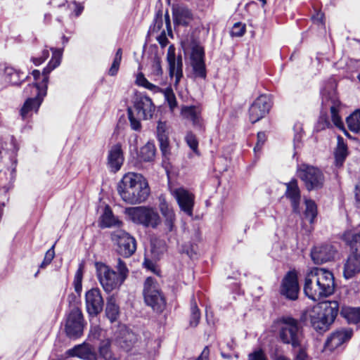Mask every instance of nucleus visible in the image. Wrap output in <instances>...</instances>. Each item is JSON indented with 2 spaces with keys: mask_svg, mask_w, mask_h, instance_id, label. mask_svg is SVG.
Returning a JSON list of instances; mask_svg holds the SVG:
<instances>
[{
  "mask_svg": "<svg viewBox=\"0 0 360 360\" xmlns=\"http://www.w3.org/2000/svg\"><path fill=\"white\" fill-rule=\"evenodd\" d=\"M51 51L53 52L52 58L47 66L44 68V73L45 76L44 77L41 84H30L25 89V91H30V94L33 96V97L28 98L20 110V115L23 120L30 117L34 112H37L38 111L47 93L49 82L48 75L60 63L63 49H51Z\"/></svg>",
  "mask_w": 360,
  "mask_h": 360,
  "instance_id": "f257e3e1",
  "label": "nucleus"
},
{
  "mask_svg": "<svg viewBox=\"0 0 360 360\" xmlns=\"http://www.w3.org/2000/svg\"><path fill=\"white\" fill-rule=\"evenodd\" d=\"M335 288L333 274L324 268H312L305 276L304 292L314 301L331 295Z\"/></svg>",
  "mask_w": 360,
  "mask_h": 360,
  "instance_id": "f03ea898",
  "label": "nucleus"
},
{
  "mask_svg": "<svg viewBox=\"0 0 360 360\" xmlns=\"http://www.w3.org/2000/svg\"><path fill=\"white\" fill-rule=\"evenodd\" d=\"M121 198L131 205L144 202L150 194V188L143 175L135 172L125 174L117 185Z\"/></svg>",
  "mask_w": 360,
  "mask_h": 360,
  "instance_id": "7ed1b4c3",
  "label": "nucleus"
},
{
  "mask_svg": "<svg viewBox=\"0 0 360 360\" xmlns=\"http://www.w3.org/2000/svg\"><path fill=\"white\" fill-rule=\"evenodd\" d=\"M97 278L106 292L119 288L128 276L129 269L126 264L118 259L115 266L117 272L103 262H96Z\"/></svg>",
  "mask_w": 360,
  "mask_h": 360,
  "instance_id": "20e7f679",
  "label": "nucleus"
},
{
  "mask_svg": "<svg viewBox=\"0 0 360 360\" xmlns=\"http://www.w3.org/2000/svg\"><path fill=\"white\" fill-rule=\"evenodd\" d=\"M339 311L337 301H328L314 306L307 312L311 326L319 333L329 329L334 322Z\"/></svg>",
  "mask_w": 360,
  "mask_h": 360,
  "instance_id": "39448f33",
  "label": "nucleus"
},
{
  "mask_svg": "<svg viewBox=\"0 0 360 360\" xmlns=\"http://www.w3.org/2000/svg\"><path fill=\"white\" fill-rule=\"evenodd\" d=\"M124 213L131 221L145 227L155 229L161 221L158 212L148 207H127L125 209Z\"/></svg>",
  "mask_w": 360,
  "mask_h": 360,
  "instance_id": "423d86ee",
  "label": "nucleus"
},
{
  "mask_svg": "<svg viewBox=\"0 0 360 360\" xmlns=\"http://www.w3.org/2000/svg\"><path fill=\"white\" fill-rule=\"evenodd\" d=\"M322 110H330L333 124L340 129H344V123L339 115L340 102L336 94L334 84L331 83L321 90Z\"/></svg>",
  "mask_w": 360,
  "mask_h": 360,
  "instance_id": "0eeeda50",
  "label": "nucleus"
},
{
  "mask_svg": "<svg viewBox=\"0 0 360 360\" xmlns=\"http://www.w3.org/2000/svg\"><path fill=\"white\" fill-rule=\"evenodd\" d=\"M143 296L146 304L151 307L154 311H162L165 307L166 300L159 284L151 277L147 278L145 281Z\"/></svg>",
  "mask_w": 360,
  "mask_h": 360,
  "instance_id": "6e6552de",
  "label": "nucleus"
},
{
  "mask_svg": "<svg viewBox=\"0 0 360 360\" xmlns=\"http://www.w3.org/2000/svg\"><path fill=\"white\" fill-rule=\"evenodd\" d=\"M297 174L308 191L318 190L323 186L324 175L318 167L302 164L297 169Z\"/></svg>",
  "mask_w": 360,
  "mask_h": 360,
  "instance_id": "1a4fd4ad",
  "label": "nucleus"
},
{
  "mask_svg": "<svg viewBox=\"0 0 360 360\" xmlns=\"http://www.w3.org/2000/svg\"><path fill=\"white\" fill-rule=\"evenodd\" d=\"M279 337L285 344H290L293 347L300 345L301 333L296 319L284 317L281 321Z\"/></svg>",
  "mask_w": 360,
  "mask_h": 360,
  "instance_id": "9d476101",
  "label": "nucleus"
},
{
  "mask_svg": "<svg viewBox=\"0 0 360 360\" xmlns=\"http://www.w3.org/2000/svg\"><path fill=\"white\" fill-rule=\"evenodd\" d=\"M111 239L117 245V252L123 257H130L136 250L135 238L124 230L118 229L112 232Z\"/></svg>",
  "mask_w": 360,
  "mask_h": 360,
  "instance_id": "9b49d317",
  "label": "nucleus"
},
{
  "mask_svg": "<svg viewBox=\"0 0 360 360\" xmlns=\"http://www.w3.org/2000/svg\"><path fill=\"white\" fill-rule=\"evenodd\" d=\"M65 333L70 338H77L83 332V316L81 310L74 307L68 316Z\"/></svg>",
  "mask_w": 360,
  "mask_h": 360,
  "instance_id": "f8f14e48",
  "label": "nucleus"
},
{
  "mask_svg": "<svg viewBox=\"0 0 360 360\" xmlns=\"http://www.w3.org/2000/svg\"><path fill=\"white\" fill-rule=\"evenodd\" d=\"M171 193L176 199L180 210L191 217L195 204V195L183 187L171 189Z\"/></svg>",
  "mask_w": 360,
  "mask_h": 360,
  "instance_id": "ddd939ff",
  "label": "nucleus"
},
{
  "mask_svg": "<svg viewBox=\"0 0 360 360\" xmlns=\"http://www.w3.org/2000/svg\"><path fill=\"white\" fill-rule=\"evenodd\" d=\"M204 56L203 48L199 44H193L190 54V62L195 76L201 79L206 77Z\"/></svg>",
  "mask_w": 360,
  "mask_h": 360,
  "instance_id": "4468645a",
  "label": "nucleus"
},
{
  "mask_svg": "<svg viewBox=\"0 0 360 360\" xmlns=\"http://www.w3.org/2000/svg\"><path fill=\"white\" fill-rule=\"evenodd\" d=\"M167 60L169 65V76L174 78V85L176 86L183 77V61L181 56L176 58L175 49L170 46L167 49Z\"/></svg>",
  "mask_w": 360,
  "mask_h": 360,
  "instance_id": "2eb2a0df",
  "label": "nucleus"
},
{
  "mask_svg": "<svg viewBox=\"0 0 360 360\" xmlns=\"http://www.w3.org/2000/svg\"><path fill=\"white\" fill-rule=\"evenodd\" d=\"M155 109V107L148 96L139 95L136 97L133 110L139 119H150Z\"/></svg>",
  "mask_w": 360,
  "mask_h": 360,
  "instance_id": "dca6fc26",
  "label": "nucleus"
},
{
  "mask_svg": "<svg viewBox=\"0 0 360 360\" xmlns=\"http://www.w3.org/2000/svg\"><path fill=\"white\" fill-rule=\"evenodd\" d=\"M271 108L270 98L266 95H261L251 105L249 109L250 120L255 123L265 116Z\"/></svg>",
  "mask_w": 360,
  "mask_h": 360,
  "instance_id": "f3484780",
  "label": "nucleus"
},
{
  "mask_svg": "<svg viewBox=\"0 0 360 360\" xmlns=\"http://www.w3.org/2000/svg\"><path fill=\"white\" fill-rule=\"evenodd\" d=\"M299 284L297 277L295 272L290 271L283 278L280 292L287 299L295 300L298 297Z\"/></svg>",
  "mask_w": 360,
  "mask_h": 360,
  "instance_id": "a211bd4d",
  "label": "nucleus"
},
{
  "mask_svg": "<svg viewBox=\"0 0 360 360\" xmlns=\"http://www.w3.org/2000/svg\"><path fill=\"white\" fill-rule=\"evenodd\" d=\"M115 343L126 351H129L138 341L137 335L125 326L119 327L115 333Z\"/></svg>",
  "mask_w": 360,
  "mask_h": 360,
  "instance_id": "6ab92c4d",
  "label": "nucleus"
},
{
  "mask_svg": "<svg viewBox=\"0 0 360 360\" xmlns=\"http://www.w3.org/2000/svg\"><path fill=\"white\" fill-rule=\"evenodd\" d=\"M86 307L91 316H96L103 309V300L98 288H92L85 295Z\"/></svg>",
  "mask_w": 360,
  "mask_h": 360,
  "instance_id": "aec40b11",
  "label": "nucleus"
},
{
  "mask_svg": "<svg viewBox=\"0 0 360 360\" xmlns=\"http://www.w3.org/2000/svg\"><path fill=\"white\" fill-rule=\"evenodd\" d=\"M337 250L333 245H323L314 248L311 257L315 264H321L334 259Z\"/></svg>",
  "mask_w": 360,
  "mask_h": 360,
  "instance_id": "412c9836",
  "label": "nucleus"
},
{
  "mask_svg": "<svg viewBox=\"0 0 360 360\" xmlns=\"http://www.w3.org/2000/svg\"><path fill=\"white\" fill-rule=\"evenodd\" d=\"M124 158L120 143H116L111 146L108 150L107 158V166L112 172L119 171L124 162Z\"/></svg>",
  "mask_w": 360,
  "mask_h": 360,
  "instance_id": "4be33fe9",
  "label": "nucleus"
},
{
  "mask_svg": "<svg viewBox=\"0 0 360 360\" xmlns=\"http://www.w3.org/2000/svg\"><path fill=\"white\" fill-rule=\"evenodd\" d=\"M360 273V252L351 250V253L346 260L343 268V276L350 279Z\"/></svg>",
  "mask_w": 360,
  "mask_h": 360,
  "instance_id": "5701e85b",
  "label": "nucleus"
},
{
  "mask_svg": "<svg viewBox=\"0 0 360 360\" xmlns=\"http://www.w3.org/2000/svg\"><path fill=\"white\" fill-rule=\"evenodd\" d=\"M202 110L199 106H183L181 108L182 116L191 120L194 127L200 131L205 130L204 120L201 117Z\"/></svg>",
  "mask_w": 360,
  "mask_h": 360,
  "instance_id": "b1692460",
  "label": "nucleus"
},
{
  "mask_svg": "<svg viewBox=\"0 0 360 360\" xmlns=\"http://www.w3.org/2000/svg\"><path fill=\"white\" fill-rule=\"evenodd\" d=\"M159 209L165 218L164 225L167 232H173L175 231V214L172 208L166 202L163 196L159 197Z\"/></svg>",
  "mask_w": 360,
  "mask_h": 360,
  "instance_id": "393cba45",
  "label": "nucleus"
},
{
  "mask_svg": "<svg viewBox=\"0 0 360 360\" xmlns=\"http://www.w3.org/2000/svg\"><path fill=\"white\" fill-rule=\"evenodd\" d=\"M352 329L338 330L333 333L326 340V347L330 350L335 349L346 341H348L352 336Z\"/></svg>",
  "mask_w": 360,
  "mask_h": 360,
  "instance_id": "a878e982",
  "label": "nucleus"
},
{
  "mask_svg": "<svg viewBox=\"0 0 360 360\" xmlns=\"http://www.w3.org/2000/svg\"><path fill=\"white\" fill-rule=\"evenodd\" d=\"M26 78L24 72L11 66L5 67L2 79L7 85L19 86Z\"/></svg>",
  "mask_w": 360,
  "mask_h": 360,
  "instance_id": "bb28decb",
  "label": "nucleus"
},
{
  "mask_svg": "<svg viewBox=\"0 0 360 360\" xmlns=\"http://www.w3.org/2000/svg\"><path fill=\"white\" fill-rule=\"evenodd\" d=\"M71 356H77L85 360H98L94 348L89 344L78 345L67 352Z\"/></svg>",
  "mask_w": 360,
  "mask_h": 360,
  "instance_id": "cd10ccee",
  "label": "nucleus"
},
{
  "mask_svg": "<svg viewBox=\"0 0 360 360\" xmlns=\"http://www.w3.org/2000/svg\"><path fill=\"white\" fill-rule=\"evenodd\" d=\"M285 184L286 186L285 195L290 200L293 211L299 212L300 191L297 185V181L293 179Z\"/></svg>",
  "mask_w": 360,
  "mask_h": 360,
  "instance_id": "c85d7f7f",
  "label": "nucleus"
},
{
  "mask_svg": "<svg viewBox=\"0 0 360 360\" xmlns=\"http://www.w3.org/2000/svg\"><path fill=\"white\" fill-rule=\"evenodd\" d=\"M342 240L350 248L360 252V229L352 228L344 231L342 235Z\"/></svg>",
  "mask_w": 360,
  "mask_h": 360,
  "instance_id": "c756f323",
  "label": "nucleus"
},
{
  "mask_svg": "<svg viewBox=\"0 0 360 360\" xmlns=\"http://www.w3.org/2000/svg\"><path fill=\"white\" fill-rule=\"evenodd\" d=\"M122 221L117 218L112 213L109 206L104 209L103 214L101 217L100 226L101 228L120 227Z\"/></svg>",
  "mask_w": 360,
  "mask_h": 360,
  "instance_id": "7c9ffc66",
  "label": "nucleus"
},
{
  "mask_svg": "<svg viewBox=\"0 0 360 360\" xmlns=\"http://www.w3.org/2000/svg\"><path fill=\"white\" fill-rule=\"evenodd\" d=\"M348 155L347 146L342 137H338V145L334 152L335 165L341 167Z\"/></svg>",
  "mask_w": 360,
  "mask_h": 360,
  "instance_id": "2f4dec72",
  "label": "nucleus"
},
{
  "mask_svg": "<svg viewBox=\"0 0 360 360\" xmlns=\"http://www.w3.org/2000/svg\"><path fill=\"white\" fill-rule=\"evenodd\" d=\"M173 14L174 22L178 25H188L193 18L191 11L182 6L174 9Z\"/></svg>",
  "mask_w": 360,
  "mask_h": 360,
  "instance_id": "473e14b6",
  "label": "nucleus"
},
{
  "mask_svg": "<svg viewBox=\"0 0 360 360\" xmlns=\"http://www.w3.org/2000/svg\"><path fill=\"white\" fill-rule=\"evenodd\" d=\"M341 315L349 323H358L360 321V307H344L341 310Z\"/></svg>",
  "mask_w": 360,
  "mask_h": 360,
  "instance_id": "72a5a7b5",
  "label": "nucleus"
},
{
  "mask_svg": "<svg viewBox=\"0 0 360 360\" xmlns=\"http://www.w3.org/2000/svg\"><path fill=\"white\" fill-rule=\"evenodd\" d=\"M155 155V146L152 143H148L141 148L139 158L141 161L152 162Z\"/></svg>",
  "mask_w": 360,
  "mask_h": 360,
  "instance_id": "f704fd0d",
  "label": "nucleus"
},
{
  "mask_svg": "<svg viewBox=\"0 0 360 360\" xmlns=\"http://www.w3.org/2000/svg\"><path fill=\"white\" fill-rule=\"evenodd\" d=\"M119 312V306L117 304L115 299L110 297L107 302L105 314L110 322H113L117 319Z\"/></svg>",
  "mask_w": 360,
  "mask_h": 360,
  "instance_id": "c9c22d12",
  "label": "nucleus"
},
{
  "mask_svg": "<svg viewBox=\"0 0 360 360\" xmlns=\"http://www.w3.org/2000/svg\"><path fill=\"white\" fill-rule=\"evenodd\" d=\"M348 128L355 133H360V110H356L346 120Z\"/></svg>",
  "mask_w": 360,
  "mask_h": 360,
  "instance_id": "e433bc0d",
  "label": "nucleus"
},
{
  "mask_svg": "<svg viewBox=\"0 0 360 360\" xmlns=\"http://www.w3.org/2000/svg\"><path fill=\"white\" fill-rule=\"evenodd\" d=\"M304 217L310 224H312L317 215V207L314 201L311 200H305Z\"/></svg>",
  "mask_w": 360,
  "mask_h": 360,
  "instance_id": "4c0bfd02",
  "label": "nucleus"
},
{
  "mask_svg": "<svg viewBox=\"0 0 360 360\" xmlns=\"http://www.w3.org/2000/svg\"><path fill=\"white\" fill-rule=\"evenodd\" d=\"M98 360H115L110 349V342L108 340L103 341L99 347V356L97 355Z\"/></svg>",
  "mask_w": 360,
  "mask_h": 360,
  "instance_id": "58836bf2",
  "label": "nucleus"
},
{
  "mask_svg": "<svg viewBox=\"0 0 360 360\" xmlns=\"http://www.w3.org/2000/svg\"><path fill=\"white\" fill-rule=\"evenodd\" d=\"M150 74L153 77L154 80L158 79L162 74L160 58L157 55L151 58Z\"/></svg>",
  "mask_w": 360,
  "mask_h": 360,
  "instance_id": "ea45409f",
  "label": "nucleus"
},
{
  "mask_svg": "<svg viewBox=\"0 0 360 360\" xmlns=\"http://www.w3.org/2000/svg\"><path fill=\"white\" fill-rule=\"evenodd\" d=\"M122 49H118L114 57L112 65L108 70L109 75L115 76L117 75L122 60Z\"/></svg>",
  "mask_w": 360,
  "mask_h": 360,
  "instance_id": "a19ab883",
  "label": "nucleus"
},
{
  "mask_svg": "<svg viewBox=\"0 0 360 360\" xmlns=\"http://www.w3.org/2000/svg\"><path fill=\"white\" fill-rule=\"evenodd\" d=\"M200 319V312L195 301L191 302L190 326L196 327Z\"/></svg>",
  "mask_w": 360,
  "mask_h": 360,
  "instance_id": "79ce46f5",
  "label": "nucleus"
},
{
  "mask_svg": "<svg viewBox=\"0 0 360 360\" xmlns=\"http://www.w3.org/2000/svg\"><path fill=\"white\" fill-rule=\"evenodd\" d=\"M135 83L138 86H143L152 91L158 88L155 85L149 82L142 72H139L136 75Z\"/></svg>",
  "mask_w": 360,
  "mask_h": 360,
  "instance_id": "37998d69",
  "label": "nucleus"
},
{
  "mask_svg": "<svg viewBox=\"0 0 360 360\" xmlns=\"http://www.w3.org/2000/svg\"><path fill=\"white\" fill-rule=\"evenodd\" d=\"M82 278H83V266H79V269L75 273L74 278V287L75 290L77 293H80L82 289Z\"/></svg>",
  "mask_w": 360,
  "mask_h": 360,
  "instance_id": "c03bdc74",
  "label": "nucleus"
},
{
  "mask_svg": "<svg viewBox=\"0 0 360 360\" xmlns=\"http://www.w3.org/2000/svg\"><path fill=\"white\" fill-rule=\"evenodd\" d=\"M185 140L186 143L190 147V148L196 154L198 153V141L194 134L192 132H189L186 134L185 137Z\"/></svg>",
  "mask_w": 360,
  "mask_h": 360,
  "instance_id": "a18cd8bd",
  "label": "nucleus"
},
{
  "mask_svg": "<svg viewBox=\"0 0 360 360\" xmlns=\"http://www.w3.org/2000/svg\"><path fill=\"white\" fill-rule=\"evenodd\" d=\"M135 113L131 108L128 109V117L130 122V126L133 130L140 131L141 129V124L139 121L140 119L135 117Z\"/></svg>",
  "mask_w": 360,
  "mask_h": 360,
  "instance_id": "49530a36",
  "label": "nucleus"
},
{
  "mask_svg": "<svg viewBox=\"0 0 360 360\" xmlns=\"http://www.w3.org/2000/svg\"><path fill=\"white\" fill-rule=\"evenodd\" d=\"M165 96L170 108V110L173 111L177 106V101L172 90L167 89L165 93Z\"/></svg>",
  "mask_w": 360,
  "mask_h": 360,
  "instance_id": "de8ad7c7",
  "label": "nucleus"
},
{
  "mask_svg": "<svg viewBox=\"0 0 360 360\" xmlns=\"http://www.w3.org/2000/svg\"><path fill=\"white\" fill-rule=\"evenodd\" d=\"M245 32V25L240 23L236 22L233 25L231 30V35L232 37H242Z\"/></svg>",
  "mask_w": 360,
  "mask_h": 360,
  "instance_id": "09e8293b",
  "label": "nucleus"
},
{
  "mask_svg": "<svg viewBox=\"0 0 360 360\" xmlns=\"http://www.w3.org/2000/svg\"><path fill=\"white\" fill-rule=\"evenodd\" d=\"M160 143V148L162 151V155L167 157L169 154V146L167 136H161L158 139Z\"/></svg>",
  "mask_w": 360,
  "mask_h": 360,
  "instance_id": "8fccbe9b",
  "label": "nucleus"
},
{
  "mask_svg": "<svg viewBox=\"0 0 360 360\" xmlns=\"http://www.w3.org/2000/svg\"><path fill=\"white\" fill-rule=\"evenodd\" d=\"M54 256V246L53 245L49 250L46 251L44 256V259L41 264H40V268L43 269L45 268L47 265H49L53 260Z\"/></svg>",
  "mask_w": 360,
  "mask_h": 360,
  "instance_id": "3c124183",
  "label": "nucleus"
},
{
  "mask_svg": "<svg viewBox=\"0 0 360 360\" xmlns=\"http://www.w3.org/2000/svg\"><path fill=\"white\" fill-rule=\"evenodd\" d=\"M143 335L145 336L146 340V346L148 347L150 352L152 350H155L157 347L160 346V342L158 341V340L150 338L149 337V333H143Z\"/></svg>",
  "mask_w": 360,
  "mask_h": 360,
  "instance_id": "603ef678",
  "label": "nucleus"
},
{
  "mask_svg": "<svg viewBox=\"0 0 360 360\" xmlns=\"http://www.w3.org/2000/svg\"><path fill=\"white\" fill-rule=\"evenodd\" d=\"M266 140V136L264 132L260 131L257 134V141L256 146L254 148V152L255 153L261 150L262 146L265 143Z\"/></svg>",
  "mask_w": 360,
  "mask_h": 360,
  "instance_id": "864d4df0",
  "label": "nucleus"
},
{
  "mask_svg": "<svg viewBox=\"0 0 360 360\" xmlns=\"http://www.w3.org/2000/svg\"><path fill=\"white\" fill-rule=\"evenodd\" d=\"M294 129L296 131V133H295V137L293 139V142H294V146L296 148L300 147L301 139H302V134H301L302 126H301V124H295Z\"/></svg>",
  "mask_w": 360,
  "mask_h": 360,
  "instance_id": "5fc2aeb1",
  "label": "nucleus"
},
{
  "mask_svg": "<svg viewBox=\"0 0 360 360\" xmlns=\"http://www.w3.org/2000/svg\"><path fill=\"white\" fill-rule=\"evenodd\" d=\"M248 360H268L266 354L262 349H257L249 354Z\"/></svg>",
  "mask_w": 360,
  "mask_h": 360,
  "instance_id": "6e6d98bb",
  "label": "nucleus"
},
{
  "mask_svg": "<svg viewBox=\"0 0 360 360\" xmlns=\"http://www.w3.org/2000/svg\"><path fill=\"white\" fill-rule=\"evenodd\" d=\"M167 131V125L165 122H159L157 126V136L158 139H160L162 136H167L166 133Z\"/></svg>",
  "mask_w": 360,
  "mask_h": 360,
  "instance_id": "4d7b16f0",
  "label": "nucleus"
},
{
  "mask_svg": "<svg viewBox=\"0 0 360 360\" xmlns=\"http://www.w3.org/2000/svg\"><path fill=\"white\" fill-rule=\"evenodd\" d=\"M49 56V51L47 49L43 50L41 56L39 58H32V61L35 65H39Z\"/></svg>",
  "mask_w": 360,
  "mask_h": 360,
  "instance_id": "13d9d810",
  "label": "nucleus"
},
{
  "mask_svg": "<svg viewBox=\"0 0 360 360\" xmlns=\"http://www.w3.org/2000/svg\"><path fill=\"white\" fill-rule=\"evenodd\" d=\"M319 126L321 129H323L330 127L331 123L326 115H321L319 120Z\"/></svg>",
  "mask_w": 360,
  "mask_h": 360,
  "instance_id": "bf43d9fd",
  "label": "nucleus"
},
{
  "mask_svg": "<svg viewBox=\"0 0 360 360\" xmlns=\"http://www.w3.org/2000/svg\"><path fill=\"white\" fill-rule=\"evenodd\" d=\"M44 71V70H43L41 75V72L37 70H34L32 71V74L35 80V82L33 83L32 84H37L39 85L41 84L43 79H44V77L45 76Z\"/></svg>",
  "mask_w": 360,
  "mask_h": 360,
  "instance_id": "052dcab7",
  "label": "nucleus"
},
{
  "mask_svg": "<svg viewBox=\"0 0 360 360\" xmlns=\"http://www.w3.org/2000/svg\"><path fill=\"white\" fill-rule=\"evenodd\" d=\"M10 143L12 146L11 150L13 151V153H16L19 149V146L17 140L13 136H11Z\"/></svg>",
  "mask_w": 360,
  "mask_h": 360,
  "instance_id": "680f3d73",
  "label": "nucleus"
},
{
  "mask_svg": "<svg viewBox=\"0 0 360 360\" xmlns=\"http://www.w3.org/2000/svg\"><path fill=\"white\" fill-rule=\"evenodd\" d=\"M312 19L315 23L323 24V14L321 12H318L313 16Z\"/></svg>",
  "mask_w": 360,
  "mask_h": 360,
  "instance_id": "e2e57ef3",
  "label": "nucleus"
},
{
  "mask_svg": "<svg viewBox=\"0 0 360 360\" xmlns=\"http://www.w3.org/2000/svg\"><path fill=\"white\" fill-rule=\"evenodd\" d=\"M308 356L304 349H300L296 354L295 360H307Z\"/></svg>",
  "mask_w": 360,
  "mask_h": 360,
  "instance_id": "0e129e2a",
  "label": "nucleus"
},
{
  "mask_svg": "<svg viewBox=\"0 0 360 360\" xmlns=\"http://www.w3.org/2000/svg\"><path fill=\"white\" fill-rule=\"evenodd\" d=\"M210 351L207 347H205L201 354L198 356L197 360H209Z\"/></svg>",
  "mask_w": 360,
  "mask_h": 360,
  "instance_id": "69168bd1",
  "label": "nucleus"
},
{
  "mask_svg": "<svg viewBox=\"0 0 360 360\" xmlns=\"http://www.w3.org/2000/svg\"><path fill=\"white\" fill-rule=\"evenodd\" d=\"M356 199L358 203L360 205V181H359L358 184L356 186Z\"/></svg>",
  "mask_w": 360,
  "mask_h": 360,
  "instance_id": "338daca9",
  "label": "nucleus"
},
{
  "mask_svg": "<svg viewBox=\"0 0 360 360\" xmlns=\"http://www.w3.org/2000/svg\"><path fill=\"white\" fill-rule=\"evenodd\" d=\"M144 266L148 269H150L151 271H154V265L153 264V262L150 260H146L144 262Z\"/></svg>",
  "mask_w": 360,
  "mask_h": 360,
  "instance_id": "774afa93",
  "label": "nucleus"
}]
</instances>
